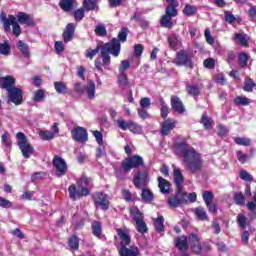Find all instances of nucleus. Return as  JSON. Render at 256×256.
I'll return each instance as SVG.
<instances>
[{
	"label": "nucleus",
	"instance_id": "1",
	"mask_svg": "<svg viewBox=\"0 0 256 256\" xmlns=\"http://www.w3.org/2000/svg\"><path fill=\"white\" fill-rule=\"evenodd\" d=\"M0 20L3 23L4 31L6 33L11 31L12 26L13 35H15V37H19V35H21L20 25H27V27H33V25H35L33 18L25 12H19L16 17L13 15H9L8 17L1 15Z\"/></svg>",
	"mask_w": 256,
	"mask_h": 256
},
{
	"label": "nucleus",
	"instance_id": "2",
	"mask_svg": "<svg viewBox=\"0 0 256 256\" xmlns=\"http://www.w3.org/2000/svg\"><path fill=\"white\" fill-rule=\"evenodd\" d=\"M174 243L179 251H187L189 246L196 255H201V251H203L200 238L195 234H191L188 238L186 236L177 237L174 239Z\"/></svg>",
	"mask_w": 256,
	"mask_h": 256
},
{
	"label": "nucleus",
	"instance_id": "3",
	"mask_svg": "<svg viewBox=\"0 0 256 256\" xmlns=\"http://www.w3.org/2000/svg\"><path fill=\"white\" fill-rule=\"evenodd\" d=\"M93 187V183L91 178L87 176H82L80 181L77 182V187L75 185H71L68 188L70 199L77 201V199H81V197H87L90 193V189Z\"/></svg>",
	"mask_w": 256,
	"mask_h": 256
},
{
	"label": "nucleus",
	"instance_id": "4",
	"mask_svg": "<svg viewBox=\"0 0 256 256\" xmlns=\"http://www.w3.org/2000/svg\"><path fill=\"white\" fill-rule=\"evenodd\" d=\"M183 165L185 169H188L191 173H196V171H201V169H203V158H201L199 152L192 148L184 155Z\"/></svg>",
	"mask_w": 256,
	"mask_h": 256
},
{
	"label": "nucleus",
	"instance_id": "5",
	"mask_svg": "<svg viewBox=\"0 0 256 256\" xmlns=\"http://www.w3.org/2000/svg\"><path fill=\"white\" fill-rule=\"evenodd\" d=\"M119 53H121V42L117 38L111 40L110 43H107L101 47V55L103 65H109L111 63V56L119 57Z\"/></svg>",
	"mask_w": 256,
	"mask_h": 256
},
{
	"label": "nucleus",
	"instance_id": "6",
	"mask_svg": "<svg viewBox=\"0 0 256 256\" xmlns=\"http://www.w3.org/2000/svg\"><path fill=\"white\" fill-rule=\"evenodd\" d=\"M16 139H18L17 145L25 159H29L33 153H35V148L33 145L27 141V136L23 132H18L16 134Z\"/></svg>",
	"mask_w": 256,
	"mask_h": 256
},
{
	"label": "nucleus",
	"instance_id": "7",
	"mask_svg": "<svg viewBox=\"0 0 256 256\" xmlns=\"http://www.w3.org/2000/svg\"><path fill=\"white\" fill-rule=\"evenodd\" d=\"M137 167H143V157L139 155L127 158L122 162V168L124 171H126V173H129L131 169H135Z\"/></svg>",
	"mask_w": 256,
	"mask_h": 256
},
{
	"label": "nucleus",
	"instance_id": "8",
	"mask_svg": "<svg viewBox=\"0 0 256 256\" xmlns=\"http://www.w3.org/2000/svg\"><path fill=\"white\" fill-rule=\"evenodd\" d=\"M95 207H100L103 211L109 209V196L103 192H95L92 195Z\"/></svg>",
	"mask_w": 256,
	"mask_h": 256
},
{
	"label": "nucleus",
	"instance_id": "9",
	"mask_svg": "<svg viewBox=\"0 0 256 256\" xmlns=\"http://www.w3.org/2000/svg\"><path fill=\"white\" fill-rule=\"evenodd\" d=\"M133 183L136 189L147 187V184L149 183V172L147 170L138 171L134 175Z\"/></svg>",
	"mask_w": 256,
	"mask_h": 256
},
{
	"label": "nucleus",
	"instance_id": "10",
	"mask_svg": "<svg viewBox=\"0 0 256 256\" xmlns=\"http://www.w3.org/2000/svg\"><path fill=\"white\" fill-rule=\"evenodd\" d=\"M72 138L74 141H78L80 143H86L89 139L87 134V129L81 126H77L72 130Z\"/></svg>",
	"mask_w": 256,
	"mask_h": 256
},
{
	"label": "nucleus",
	"instance_id": "11",
	"mask_svg": "<svg viewBox=\"0 0 256 256\" xmlns=\"http://www.w3.org/2000/svg\"><path fill=\"white\" fill-rule=\"evenodd\" d=\"M53 165L58 177H63L67 173V162L61 157H54Z\"/></svg>",
	"mask_w": 256,
	"mask_h": 256
},
{
	"label": "nucleus",
	"instance_id": "12",
	"mask_svg": "<svg viewBox=\"0 0 256 256\" xmlns=\"http://www.w3.org/2000/svg\"><path fill=\"white\" fill-rule=\"evenodd\" d=\"M175 127H177V120L171 118L165 119L161 123L160 133L165 137L169 135V133H171Z\"/></svg>",
	"mask_w": 256,
	"mask_h": 256
},
{
	"label": "nucleus",
	"instance_id": "13",
	"mask_svg": "<svg viewBox=\"0 0 256 256\" xmlns=\"http://www.w3.org/2000/svg\"><path fill=\"white\" fill-rule=\"evenodd\" d=\"M173 179H174V183L177 191H183L185 176H183V172L176 166H173Z\"/></svg>",
	"mask_w": 256,
	"mask_h": 256
},
{
	"label": "nucleus",
	"instance_id": "14",
	"mask_svg": "<svg viewBox=\"0 0 256 256\" xmlns=\"http://www.w3.org/2000/svg\"><path fill=\"white\" fill-rule=\"evenodd\" d=\"M174 63L175 65H184V67H193L191 58H189V55L185 51H180L177 53Z\"/></svg>",
	"mask_w": 256,
	"mask_h": 256
},
{
	"label": "nucleus",
	"instance_id": "15",
	"mask_svg": "<svg viewBox=\"0 0 256 256\" xmlns=\"http://www.w3.org/2000/svg\"><path fill=\"white\" fill-rule=\"evenodd\" d=\"M168 205L176 208L180 205H185V197H183V190L177 191L176 195H172L168 198Z\"/></svg>",
	"mask_w": 256,
	"mask_h": 256
},
{
	"label": "nucleus",
	"instance_id": "16",
	"mask_svg": "<svg viewBox=\"0 0 256 256\" xmlns=\"http://www.w3.org/2000/svg\"><path fill=\"white\" fill-rule=\"evenodd\" d=\"M116 232L120 239V247H127V245L131 244V236L127 228H118Z\"/></svg>",
	"mask_w": 256,
	"mask_h": 256
},
{
	"label": "nucleus",
	"instance_id": "17",
	"mask_svg": "<svg viewBox=\"0 0 256 256\" xmlns=\"http://www.w3.org/2000/svg\"><path fill=\"white\" fill-rule=\"evenodd\" d=\"M8 99L14 103V105H21V102L23 101L21 89L12 88V90L8 91Z\"/></svg>",
	"mask_w": 256,
	"mask_h": 256
},
{
	"label": "nucleus",
	"instance_id": "18",
	"mask_svg": "<svg viewBox=\"0 0 256 256\" xmlns=\"http://www.w3.org/2000/svg\"><path fill=\"white\" fill-rule=\"evenodd\" d=\"M0 85L2 89H5L6 91H12L13 89H16L15 86V79L12 76H5L0 78Z\"/></svg>",
	"mask_w": 256,
	"mask_h": 256
},
{
	"label": "nucleus",
	"instance_id": "19",
	"mask_svg": "<svg viewBox=\"0 0 256 256\" xmlns=\"http://www.w3.org/2000/svg\"><path fill=\"white\" fill-rule=\"evenodd\" d=\"M119 255L120 256H139V248H137L136 246H130L129 248H127V246H120Z\"/></svg>",
	"mask_w": 256,
	"mask_h": 256
},
{
	"label": "nucleus",
	"instance_id": "20",
	"mask_svg": "<svg viewBox=\"0 0 256 256\" xmlns=\"http://www.w3.org/2000/svg\"><path fill=\"white\" fill-rule=\"evenodd\" d=\"M166 2L170 5L166 7V15L171 18L177 17L178 11L175 8L179 7V2L177 0H166Z\"/></svg>",
	"mask_w": 256,
	"mask_h": 256
},
{
	"label": "nucleus",
	"instance_id": "21",
	"mask_svg": "<svg viewBox=\"0 0 256 256\" xmlns=\"http://www.w3.org/2000/svg\"><path fill=\"white\" fill-rule=\"evenodd\" d=\"M158 187L164 195L171 193V183L163 177H158Z\"/></svg>",
	"mask_w": 256,
	"mask_h": 256
},
{
	"label": "nucleus",
	"instance_id": "22",
	"mask_svg": "<svg viewBox=\"0 0 256 256\" xmlns=\"http://www.w3.org/2000/svg\"><path fill=\"white\" fill-rule=\"evenodd\" d=\"M171 107L177 113H185V106H183V102L177 96L171 98Z\"/></svg>",
	"mask_w": 256,
	"mask_h": 256
},
{
	"label": "nucleus",
	"instance_id": "23",
	"mask_svg": "<svg viewBox=\"0 0 256 256\" xmlns=\"http://www.w3.org/2000/svg\"><path fill=\"white\" fill-rule=\"evenodd\" d=\"M73 35H75V24L69 23L63 32V39L65 43H69V41L73 39Z\"/></svg>",
	"mask_w": 256,
	"mask_h": 256
},
{
	"label": "nucleus",
	"instance_id": "24",
	"mask_svg": "<svg viewBox=\"0 0 256 256\" xmlns=\"http://www.w3.org/2000/svg\"><path fill=\"white\" fill-rule=\"evenodd\" d=\"M17 47L22 53L23 57H25L26 59H29V57H31V50L29 49V45L23 42V40L18 41Z\"/></svg>",
	"mask_w": 256,
	"mask_h": 256
},
{
	"label": "nucleus",
	"instance_id": "25",
	"mask_svg": "<svg viewBox=\"0 0 256 256\" xmlns=\"http://www.w3.org/2000/svg\"><path fill=\"white\" fill-rule=\"evenodd\" d=\"M193 149V147L185 144V143H177L175 145V152L177 155H183V159L185 158V155L187 154V152Z\"/></svg>",
	"mask_w": 256,
	"mask_h": 256
},
{
	"label": "nucleus",
	"instance_id": "26",
	"mask_svg": "<svg viewBox=\"0 0 256 256\" xmlns=\"http://www.w3.org/2000/svg\"><path fill=\"white\" fill-rule=\"evenodd\" d=\"M85 92L88 99H95V82L93 80L88 81Z\"/></svg>",
	"mask_w": 256,
	"mask_h": 256
},
{
	"label": "nucleus",
	"instance_id": "27",
	"mask_svg": "<svg viewBox=\"0 0 256 256\" xmlns=\"http://www.w3.org/2000/svg\"><path fill=\"white\" fill-rule=\"evenodd\" d=\"M38 135L43 141H51L52 139H55V134L49 130H40Z\"/></svg>",
	"mask_w": 256,
	"mask_h": 256
},
{
	"label": "nucleus",
	"instance_id": "28",
	"mask_svg": "<svg viewBox=\"0 0 256 256\" xmlns=\"http://www.w3.org/2000/svg\"><path fill=\"white\" fill-rule=\"evenodd\" d=\"M183 14L187 17H193V15L197 14V7L191 4H186L183 9Z\"/></svg>",
	"mask_w": 256,
	"mask_h": 256
},
{
	"label": "nucleus",
	"instance_id": "29",
	"mask_svg": "<svg viewBox=\"0 0 256 256\" xmlns=\"http://www.w3.org/2000/svg\"><path fill=\"white\" fill-rule=\"evenodd\" d=\"M83 8L85 11H95L97 9V0H84Z\"/></svg>",
	"mask_w": 256,
	"mask_h": 256
},
{
	"label": "nucleus",
	"instance_id": "30",
	"mask_svg": "<svg viewBox=\"0 0 256 256\" xmlns=\"http://www.w3.org/2000/svg\"><path fill=\"white\" fill-rule=\"evenodd\" d=\"M92 233L95 237H101L103 233V227H101V223L97 221L92 222Z\"/></svg>",
	"mask_w": 256,
	"mask_h": 256
},
{
	"label": "nucleus",
	"instance_id": "31",
	"mask_svg": "<svg viewBox=\"0 0 256 256\" xmlns=\"http://www.w3.org/2000/svg\"><path fill=\"white\" fill-rule=\"evenodd\" d=\"M173 18H171V16H168L167 14L162 16L161 20H160V25L162 27H165L166 29H171V27H173Z\"/></svg>",
	"mask_w": 256,
	"mask_h": 256
},
{
	"label": "nucleus",
	"instance_id": "32",
	"mask_svg": "<svg viewBox=\"0 0 256 256\" xmlns=\"http://www.w3.org/2000/svg\"><path fill=\"white\" fill-rule=\"evenodd\" d=\"M130 213H131L135 223H137L139 221H143V213H141V211H139V208L132 207L130 210Z\"/></svg>",
	"mask_w": 256,
	"mask_h": 256
},
{
	"label": "nucleus",
	"instance_id": "33",
	"mask_svg": "<svg viewBox=\"0 0 256 256\" xmlns=\"http://www.w3.org/2000/svg\"><path fill=\"white\" fill-rule=\"evenodd\" d=\"M101 47H102V46L98 45L95 49H91V48L86 49V50H85V53H84L86 59H91V60H93V58L95 57V55H97V53H99V52L101 51Z\"/></svg>",
	"mask_w": 256,
	"mask_h": 256
},
{
	"label": "nucleus",
	"instance_id": "34",
	"mask_svg": "<svg viewBox=\"0 0 256 256\" xmlns=\"http://www.w3.org/2000/svg\"><path fill=\"white\" fill-rule=\"evenodd\" d=\"M201 123L204 128L206 129H213V119H211L209 116H207L206 113L202 115Z\"/></svg>",
	"mask_w": 256,
	"mask_h": 256
},
{
	"label": "nucleus",
	"instance_id": "35",
	"mask_svg": "<svg viewBox=\"0 0 256 256\" xmlns=\"http://www.w3.org/2000/svg\"><path fill=\"white\" fill-rule=\"evenodd\" d=\"M195 215L199 219V221H207V212H205V208L198 207L195 209Z\"/></svg>",
	"mask_w": 256,
	"mask_h": 256
},
{
	"label": "nucleus",
	"instance_id": "36",
	"mask_svg": "<svg viewBox=\"0 0 256 256\" xmlns=\"http://www.w3.org/2000/svg\"><path fill=\"white\" fill-rule=\"evenodd\" d=\"M59 6L63 11L68 12L73 9V0H60Z\"/></svg>",
	"mask_w": 256,
	"mask_h": 256
},
{
	"label": "nucleus",
	"instance_id": "37",
	"mask_svg": "<svg viewBox=\"0 0 256 256\" xmlns=\"http://www.w3.org/2000/svg\"><path fill=\"white\" fill-rule=\"evenodd\" d=\"M141 197L143 199V201H145L146 203H151V201H153V192H151V190L148 189H143L142 193H141Z\"/></svg>",
	"mask_w": 256,
	"mask_h": 256
},
{
	"label": "nucleus",
	"instance_id": "38",
	"mask_svg": "<svg viewBox=\"0 0 256 256\" xmlns=\"http://www.w3.org/2000/svg\"><path fill=\"white\" fill-rule=\"evenodd\" d=\"M116 123H117V125H118V127L120 128V129H122V131H127V130H129V126L131 125V120H124V119H118V120H116Z\"/></svg>",
	"mask_w": 256,
	"mask_h": 256
},
{
	"label": "nucleus",
	"instance_id": "39",
	"mask_svg": "<svg viewBox=\"0 0 256 256\" xmlns=\"http://www.w3.org/2000/svg\"><path fill=\"white\" fill-rule=\"evenodd\" d=\"M163 216H158V218L154 221V227L158 233H161L165 229V225L163 224Z\"/></svg>",
	"mask_w": 256,
	"mask_h": 256
},
{
	"label": "nucleus",
	"instance_id": "40",
	"mask_svg": "<svg viewBox=\"0 0 256 256\" xmlns=\"http://www.w3.org/2000/svg\"><path fill=\"white\" fill-rule=\"evenodd\" d=\"M168 43L171 47V49H179V39L175 35H171L168 37Z\"/></svg>",
	"mask_w": 256,
	"mask_h": 256
},
{
	"label": "nucleus",
	"instance_id": "41",
	"mask_svg": "<svg viewBox=\"0 0 256 256\" xmlns=\"http://www.w3.org/2000/svg\"><path fill=\"white\" fill-rule=\"evenodd\" d=\"M234 142L237 145H242L243 147H249V145H251V139L249 138L236 137L234 138Z\"/></svg>",
	"mask_w": 256,
	"mask_h": 256
},
{
	"label": "nucleus",
	"instance_id": "42",
	"mask_svg": "<svg viewBox=\"0 0 256 256\" xmlns=\"http://www.w3.org/2000/svg\"><path fill=\"white\" fill-rule=\"evenodd\" d=\"M182 197H184V204L188 203L190 201V203H194V201H197V194L195 193H185L182 192Z\"/></svg>",
	"mask_w": 256,
	"mask_h": 256
},
{
	"label": "nucleus",
	"instance_id": "43",
	"mask_svg": "<svg viewBox=\"0 0 256 256\" xmlns=\"http://www.w3.org/2000/svg\"><path fill=\"white\" fill-rule=\"evenodd\" d=\"M135 225L138 233H147V223H145V221L140 220L138 222H135Z\"/></svg>",
	"mask_w": 256,
	"mask_h": 256
},
{
	"label": "nucleus",
	"instance_id": "44",
	"mask_svg": "<svg viewBox=\"0 0 256 256\" xmlns=\"http://www.w3.org/2000/svg\"><path fill=\"white\" fill-rule=\"evenodd\" d=\"M68 245L70 249H74L76 251L79 249V238L77 236H72L68 241Z\"/></svg>",
	"mask_w": 256,
	"mask_h": 256
},
{
	"label": "nucleus",
	"instance_id": "45",
	"mask_svg": "<svg viewBox=\"0 0 256 256\" xmlns=\"http://www.w3.org/2000/svg\"><path fill=\"white\" fill-rule=\"evenodd\" d=\"M160 111H161V117H163V119H167V116L169 115V107L167 106V104H165V101L160 100Z\"/></svg>",
	"mask_w": 256,
	"mask_h": 256
},
{
	"label": "nucleus",
	"instance_id": "46",
	"mask_svg": "<svg viewBox=\"0 0 256 256\" xmlns=\"http://www.w3.org/2000/svg\"><path fill=\"white\" fill-rule=\"evenodd\" d=\"M235 105H249V103H251V100L247 97L244 96H238L236 97V99L234 100Z\"/></svg>",
	"mask_w": 256,
	"mask_h": 256
},
{
	"label": "nucleus",
	"instance_id": "47",
	"mask_svg": "<svg viewBox=\"0 0 256 256\" xmlns=\"http://www.w3.org/2000/svg\"><path fill=\"white\" fill-rule=\"evenodd\" d=\"M54 87L55 90L60 94L67 93V86L63 82H55Z\"/></svg>",
	"mask_w": 256,
	"mask_h": 256
},
{
	"label": "nucleus",
	"instance_id": "48",
	"mask_svg": "<svg viewBox=\"0 0 256 256\" xmlns=\"http://www.w3.org/2000/svg\"><path fill=\"white\" fill-rule=\"evenodd\" d=\"M128 131H131V133H141L143 129L141 128V125L131 121L130 126L128 127Z\"/></svg>",
	"mask_w": 256,
	"mask_h": 256
},
{
	"label": "nucleus",
	"instance_id": "49",
	"mask_svg": "<svg viewBox=\"0 0 256 256\" xmlns=\"http://www.w3.org/2000/svg\"><path fill=\"white\" fill-rule=\"evenodd\" d=\"M45 99V92L43 90H38L34 93L33 101L36 103H41Z\"/></svg>",
	"mask_w": 256,
	"mask_h": 256
},
{
	"label": "nucleus",
	"instance_id": "50",
	"mask_svg": "<svg viewBox=\"0 0 256 256\" xmlns=\"http://www.w3.org/2000/svg\"><path fill=\"white\" fill-rule=\"evenodd\" d=\"M10 51L11 46L9 45V42H4L3 44H0V55H9Z\"/></svg>",
	"mask_w": 256,
	"mask_h": 256
},
{
	"label": "nucleus",
	"instance_id": "51",
	"mask_svg": "<svg viewBox=\"0 0 256 256\" xmlns=\"http://www.w3.org/2000/svg\"><path fill=\"white\" fill-rule=\"evenodd\" d=\"M187 93L188 95H192V97H197V95H199V87L195 85H188Z\"/></svg>",
	"mask_w": 256,
	"mask_h": 256
},
{
	"label": "nucleus",
	"instance_id": "52",
	"mask_svg": "<svg viewBox=\"0 0 256 256\" xmlns=\"http://www.w3.org/2000/svg\"><path fill=\"white\" fill-rule=\"evenodd\" d=\"M234 201L236 205H245V196H243V193L237 192L234 195Z\"/></svg>",
	"mask_w": 256,
	"mask_h": 256
},
{
	"label": "nucleus",
	"instance_id": "53",
	"mask_svg": "<svg viewBox=\"0 0 256 256\" xmlns=\"http://www.w3.org/2000/svg\"><path fill=\"white\" fill-rule=\"evenodd\" d=\"M204 203L209 207L213 201V193L206 191L203 193Z\"/></svg>",
	"mask_w": 256,
	"mask_h": 256
},
{
	"label": "nucleus",
	"instance_id": "54",
	"mask_svg": "<svg viewBox=\"0 0 256 256\" xmlns=\"http://www.w3.org/2000/svg\"><path fill=\"white\" fill-rule=\"evenodd\" d=\"M237 223L241 229H245V227H247V217H245L243 214H238Z\"/></svg>",
	"mask_w": 256,
	"mask_h": 256
},
{
	"label": "nucleus",
	"instance_id": "55",
	"mask_svg": "<svg viewBox=\"0 0 256 256\" xmlns=\"http://www.w3.org/2000/svg\"><path fill=\"white\" fill-rule=\"evenodd\" d=\"M236 157L240 163H247V161L249 160V156L243 153V151L241 150H238L236 152Z\"/></svg>",
	"mask_w": 256,
	"mask_h": 256
},
{
	"label": "nucleus",
	"instance_id": "56",
	"mask_svg": "<svg viewBox=\"0 0 256 256\" xmlns=\"http://www.w3.org/2000/svg\"><path fill=\"white\" fill-rule=\"evenodd\" d=\"M253 87H255V82H253L251 78L246 79L244 84V91L251 93V91H253Z\"/></svg>",
	"mask_w": 256,
	"mask_h": 256
},
{
	"label": "nucleus",
	"instance_id": "57",
	"mask_svg": "<svg viewBox=\"0 0 256 256\" xmlns=\"http://www.w3.org/2000/svg\"><path fill=\"white\" fill-rule=\"evenodd\" d=\"M118 83L120 87H127L129 85V80H127V75L121 73L118 78Z\"/></svg>",
	"mask_w": 256,
	"mask_h": 256
},
{
	"label": "nucleus",
	"instance_id": "58",
	"mask_svg": "<svg viewBox=\"0 0 256 256\" xmlns=\"http://www.w3.org/2000/svg\"><path fill=\"white\" fill-rule=\"evenodd\" d=\"M204 36L208 45H213L215 43V39L211 36V30H209V28L205 29Z\"/></svg>",
	"mask_w": 256,
	"mask_h": 256
},
{
	"label": "nucleus",
	"instance_id": "59",
	"mask_svg": "<svg viewBox=\"0 0 256 256\" xmlns=\"http://www.w3.org/2000/svg\"><path fill=\"white\" fill-rule=\"evenodd\" d=\"M216 60L213 58L205 59L203 65L206 69H215Z\"/></svg>",
	"mask_w": 256,
	"mask_h": 256
},
{
	"label": "nucleus",
	"instance_id": "60",
	"mask_svg": "<svg viewBox=\"0 0 256 256\" xmlns=\"http://www.w3.org/2000/svg\"><path fill=\"white\" fill-rule=\"evenodd\" d=\"M235 38L243 47H247V35L236 33Z\"/></svg>",
	"mask_w": 256,
	"mask_h": 256
},
{
	"label": "nucleus",
	"instance_id": "61",
	"mask_svg": "<svg viewBox=\"0 0 256 256\" xmlns=\"http://www.w3.org/2000/svg\"><path fill=\"white\" fill-rule=\"evenodd\" d=\"M83 17H85V10L83 8H80L75 11V13H74L75 21H82Z\"/></svg>",
	"mask_w": 256,
	"mask_h": 256
},
{
	"label": "nucleus",
	"instance_id": "62",
	"mask_svg": "<svg viewBox=\"0 0 256 256\" xmlns=\"http://www.w3.org/2000/svg\"><path fill=\"white\" fill-rule=\"evenodd\" d=\"M240 179H242V181H253V176L246 170H242L240 171Z\"/></svg>",
	"mask_w": 256,
	"mask_h": 256
},
{
	"label": "nucleus",
	"instance_id": "63",
	"mask_svg": "<svg viewBox=\"0 0 256 256\" xmlns=\"http://www.w3.org/2000/svg\"><path fill=\"white\" fill-rule=\"evenodd\" d=\"M247 61H249V56L245 53H240L239 55V63L240 67H245L247 65Z\"/></svg>",
	"mask_w": 256,
	"mask_h": 256
},
{
	"label": "nucleus",
	"instance_id": "64",
	"mask_svg": "<svg viewBox=\"0 0 256 256\" xmlns=\"http://www.w3.org/2000/svg\"><path fill=\"white\" fill-rule=\"evenodd\" d=\"M2 143L8 147V149H11V145H12V142L11 140L9 139V133L5 132L3 135H2Z\"/></svg>",
	"mask_w": 256,
	"mask_h": 256
}]
</instances>
